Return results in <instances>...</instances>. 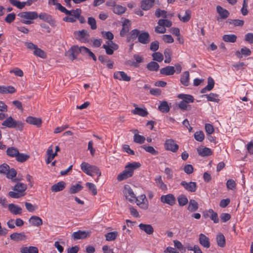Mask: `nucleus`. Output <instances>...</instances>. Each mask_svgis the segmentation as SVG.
I'll use <instances>...</instances> for the list:
<instances>
[{
    "label": "nucleus",
    "mask_w": 253,
    "mask_h": 253,
    "mask_svg": "<svg viewBox=\"0 0 253 253\" xmlns=\"http://www.w3.org/2000/svg\"><path fill=\"white\" fill-rule=\"evenodd\" d=\"M27 185L22 183H17L12 188L14 191L8 192V196L14 199H19L25 195Z\"/></svg>",
    "instance_id": "f257e3e1"
},
{
    "label": "nucleus",
    "mask_w": 253,
    "mask_h": 253,
    "mask_svg": "<svg viewBox=\"0 0 253 253\" xmlns=\"http://www.w3.org/2000/svg\"><path fill=\"white\" fill-rule=\"evenodd\" d=\"M2 126L8 128H14L19 131H22L24 124L21 121H16L12 117L7 118L1 124Z\"/></svg>",
    "instance_id": "f03ea898"
},
{
    "label": "nucleus",
    "mask_w": 253,
    "mask_h": 253,
    "mask_svg": "<svg viewBox=\"0 0 253 253\" xmlns=\"http://www.w3.org/2000/svg\"><path fill=\"white\" fill-rule=\"evenodd\" d=\"M81 168L83 171L88 175L93 176L94 174H96L99 177L101 175V172L97 167L87 163L83 162L81 165Z\"/></svg>",
    "instance_id": "7ed1b4c3"
},
{
    "label": "nucleus",
    "mask_w": 253,
    "mask_h": 253,
    "mask_svg": "<svg viewBox=\"0 0 253 253\" xmlns=\"http://www.w3.org/2000/svg\"><path fill=\"white\" fill-rule=\"evenodd\" d=\"M17 15L22 19L21 22L25 24L33 23L31 20L36 19L38 17V13L36 11L22 12L18 13Z\"/></svg>",
    "instance_id": "20e7f679"
},
{
    "label": "nucleus",
    "mask_w": 253,
    "mask_h": 253,
    "mask_svg": "<svg viewBox=\"0 0 253 253\" xmlns=\"http://www.w3.org/2000/svg\"><path fill=\"white\" fill-rule=\"evenodd\" d=\"M84 46H78V45L72 46L66 53V55L72 60L76 59L78 54L80 53L83 54V49Z\"/></svg>",
    "instance_id": "39448f33"
},
{
    "label": "nucleus",
    "mask_w": 253,
    "mask_h": 253,
    "mask_svg": "<svg viewBox=\"0 0 253 253\" xmlns=\"http://www.w3.org/2000/svg\"><path fill=\"white\" fill-rule=\"evenodd\" d=\"M74 36L75 39L81 42H86L88 41L89 34L85 30L75 31Z\"/></svg>",
    "instance_id": "423d86ee"
},
{
    "label": "nucleus",
    "mask_w": 253,
    "mask_h": 253,
    "mask_svg": "<svg viewBox=\"0 0 253 253\" xmlns=\"http://www.w3.org/2000/svg\"><path fill=\"white\" fill-rule=\"evenodd\" d=\"M141 166L139 162H134L132 163H128L125 168L124 170L125 172L130 177L132 176L134 172V170Z\"/></svg>",
    "instance_id": "0eeeda50"
},
{
    "label": "nucleus",
    "mask_w": 253,
    "mask_h": 253,
    "mask_svg": "<svg viewBox=\"0 0 253 253\" xmlns=\"http://www.w3.org/2000/svg\"><path fill=\"white\" fill-rule=\"evenodd\" d=\"M141 166L139 162H134L132 163H128L125 168L124 170L125 172L130 177L132 176L134 172V170Z\"/></svg>",
    "instance_id": "6e6552de"
},
{
    "label": "nucleus",
    "mask_w": 253,
    "mask_h": 253,
    "mask_svg": "<svg viewBox=\"0 0 253 253\" xmlns=\"http://www.w3.org/2000/svg\"><path fill=\"white\" fill-rule=\"evenodd\" d=\"M164 147L166 150L170 151L173 153L176 152L179 149L178 145L172 139H167L164 143Z\"/></svg>",
    "instance_id": "1a4fd4ad"
},
{
    "label": "nucleus",
    "mask_w": 253,
    "mask_h": 253,
    "mask_svg": "<svg viewBox=\"0 0 253 253\" xmlns=\"http://www.w3.org/2000/svg\"><path fill=\"white\" fill-rule=\"evenodd\" d=\"M124 193L126 196V199L131 203L135 201H136V199H137L133 190L129 185L125 186Z\"/></svg>",
    "instance_id": "9d476101"
},
{
    "label": "nucleus",
    "mask_w": 253,
    "mask_h": 253,
    "mask_svg": "<svg viewBox=\"0 0 253 253\" xmlns=\"http://www.w3.org/2000/svg\"><path fill=\"white\" fill-rule=\"evenodd\" d=\"M203 216L205 218L210 217L214 223H217L219 222L217 213L212 209L205 210L203 212Z\"/></svg>",
    "instance_id": "9b49d317"
},
{
    "label": "nucleus",
    "mask_w": 253,
    "mask_h": 253,
    "mask_svg": "<svg viewBox=\"0 0 253 253\" xmlns=\"http://www.w3.org/2000/svg\"><path fill=\"white\" fill-rule=\"evenodd\" d=\"M39 18L43 21L49 23L52 27L56 26V21L51 15L46 13H41L38 15Z\"/></svg>",
    "instance_id": "f8f14e48"
},
{
    "label": "nucleus",
    "mask_w": 253,
    "mask_h": 253,
    "mask_svg": "<svg viewBox=\"0 0 253 253\" xmlns=\"http://www.w3.org/2000/svg\"><path fill=\"white\" fill-rule=\"evenodd\" d=\"M161 201L163 203L173 206L175 204L176 198L173 194H169L166 195H162L161 197Z\"/></svg>",
    "instance_id": "ddd939ff"
},
{
    "label": "nucleus",
    "mask_w": 253,
    "mask_h": 253,
    "mask_svg": "<svg viewBox=\"0 0 253 253\" xmlns=\"http://www.w3.org/2000/svg\"><path fill=\"white\" fill-rule=\"evenodd\" d=\"M180 185L182 186L184 189L190 192H195L197 190V183L195 182H187L185 181H182L180 183Z\"/></svg>",
    "instance_id": "4468645a"
},
{
    "label": "nucleus",
    "mask_w": 253,
    "mask_h": 253,
    "mask_svg": "<svg viewBox=\"0 0 253 253\" xmlns=\"http://www.w3.org/2000/svg\"><path fill=\"white\" fill-rule=\"evenodd\" d=\"M90 231L79 230L72 234V237L74 240L84 239L89 237Z\"/></svg>",
    "instance_id": "2eb2a0df"
},
{
    "label": "nucleus",
    "mask_w": 253,
    "mask_h": 253,
    "mask_svg": "<svg viewBox=\"0 0 253 253\" xmlns=\"http://www.w3.org/2000/svg\"><path fill=\"white\" fill-rule=\"evenodd\" d=\"M117 45L114 43L112 41H107L106 44H103L102 47L106 50V53L108 55H112L114 53V50L116 49L115 48Z\"/></svg>",
    "instance_id": "dca6fc26"
},
{
    "label": "nucleus",
    "mask_w": 253,
    "mask_h": 253,
    "mask_svg": "<svg viewBox=\"0 0 253 253\" xmlns=\"http://www.w3.org/2000/svg\"><path fill=\"white\" fill-rule=\"evenodd\" d=\"M138 41L143 44H146L150 42V36L148 32L146 31H142L140 32Z\"/></svg>",
    "instance_id": "f3484780"
},
{
    "label": "nucleus",
    "mask_w": 253,
    "mask_h": 253,
    "mask_svg": "<svg viewBox=\"0 0 253 253\" xmlns=\"http://www.w3.org/2000/svg\"><path fill=\"white\" fill-rule=\"evenodd\" d=\"M26 122L30 125L36 126L38 127H41L42 124V120L41 118L32 116L28 117L26 118Z\"/></svg>",
    "instance_id": "a211bd4d"
},
{
    "label": "nucleus",
    "mask_w": 253,
    "mask_h": 253,
    "mask_svg": "<svg viewBox=\"0 0 253 253\" xmlns=\"http://www.w3.org/2000/svg\"><path fill=\"white\" fill-rule=\"evenodd\" d=\"M8 209L9 211L14 215H20L22 213V208L14 204H9L8 205Z\"/></svg>",
    "instance_id": "6ab92c4d"
},
{
    "label": "nucleus",
    "mask_w": 253,
    "mask_h": 253,
    "mask_svg": "<svg viewBox=\"0 0 253 253\" xmlns=\"http://www.w3.org/2000/svg\"><path fill=\"white\" fill-rule=\"evenodd\" d=\"M199 241L200 244L204 248H209L210 247L209 238L204 234L199 235Z\"/></svg>",
    "instance_id": "aec40b11"
},
{
    "label": "nucleus",
    "mask_w": 253,
    "mask_h": 253,
    "mask_svg": "<svg viewBox=\"0 0 253 253\" xmlns=\"http://www.w3.org/2000/svg\"><path fill=\"white\" fill-rule=\"evenodd\" d=\"M130 27V21L128 19H125L123 23L122 29L120 31V36L124 37L129 32Z\"/></svg>",
    "instance_id": "412c9836"
},
{
    "label": "nucleus",
    "mask_w": 253,
    "mask_h": 253,
    "mask_svg": "<svg viewBox=\"0 0 253 253\" xmlns=\"http://www.w3.org/2000/svg\"><path fill=\"white\" fill-rule=\"evenodd\" d=\"M114 78L116 79L127 82L130 80V77H128L126 74L123 71H118L115 72L114 74Z\"/></svg>",
    "instance_id": "4be33fe9"
},
{
    "label": "nucleus",
    "mask_w": 253,
    "mask_h": 253,
    "mask_svg": "<svg viewBox=\"0 0 253 253\" xmlns=\"http://www.w3.org/2000/svg\"><path fill=\"white\" fill-rule=\"evenodd\" d=\"M140 199L142 200V201H140V200H138V199H136L135 202L137 205L142 209H147L148 208V203L145 195H141L140 196Z\"/></svg>",
    "instance_id": "5701e85b"
},
{
    "label": "nucleus",
    "mask_w": 253,
    "mask_h": 253,
    "mask_svg": "<svg viewBox=\"0 0 253 253\" xmlns=\"http://www.w3.org/2000/svg\"><path fill=\"white\" fill-rule=\"evenodd\" d=\"M29 222L32 226L37 227L42 225L43 223L42 218L37 215L32 216L29 218Z\"/></svg>",
    "instance_id": "b1692460"
},
{
    "label": "nucleus",
    "mask_w": 253,
    "mask_h": 253,
    "mask_svg": "<svg viewBox=\"0 0 253 253\" xmlns=\"http://www.w3.org/2000/svg\"><path fill=\"white\" fill-rule=\"evenodd\" d=\"M160 72V74L165 76H171L175 72V68L173 66H168L162 68Z\"/></svg>",
    "instance_id": "393cba45"
},
{
    "label": "nucleus",
    "mask_w": 253,
    "mask_h": 253,
    "mask_svg": "<svg viewBox=\"0 0 253 253\" xmlns=\"http://www.w3.org/2000/svg\"><path fill=\"white\" fill-rule=\"evenodd\" d=\"M10 238L11 240H13L16 242L20 241L25 240L27 238L25 233L23 232L21 233H13L10 236Z\"/></svg>",
    "instance_id": "a878e982"
},
{
    "label": "nucleus",
    "mask_w": 253,
    "mask_h": 253,
    "mask_svg": "<svg viewBox=\"0 0 253 253\" xmlns=\"http://www.w3.org/2000/svg\"><path fill=\"white\" fill-rule=\"evenodd\" d=\"M66 186V183L63 181H59L58 183L53 184L51 187V190L53 192H57L61 191H62L65 188Z\"/></svg>",
    "instance_id": "bb28decb"
},
{
    "label": "nucleus",
    "mask_w": 253,
    "mask_h": 253,
    "mask_svg": "<svg viewBox=\"0 0 253 253\" xmlns=\"http://www.w3.org/2000/svg\"><path fill=\"white\" fill-rule=\"evenodd\" d=\"M131 113L134 115H137L143 117H146L148 114L145 108H141L138 107H136L134 110H132Z\"/></svg>",
    "instance_id": "cd10ccee"
},
{
    "label": "nucleus",
    "mask_w": 253,
    "mask_h": 253,
    "mask_svg": "<svg viewBox=\"0 0 253 253\" xmlns=\"http://www.w3.org/2000/svg\"><path fill=\"white\" fill-rule=\"evenodd\" d=\"M138 226L140 229L148 235H151L154 232V228L150 224L140 223Z\"/></svg>",
    "instance_id": "c85d7f7f"
},
{
    "label": "nucleus",
    "mask_w": 253,
    "mask_h": 253,
    "mask_svg": "<svg viewBox=\"0 0 253 253\" xmlns=\"http://www.w3.org/2000/svg\"><path fill=\"white\" fill-rule=\"evenodd\" d=\"M155 0H143L141 2V7L144 10L150 9L154 4Z\"/></svg>",
    "instance_id": "c756f323"
},
{
    "label": "nucleus",
    "mask_w": 253,
    "mask_h": 253,
    "mask_svg": "<svg viewBox=\"0 0 253 253\" xmlns=\"http://www.w3.org/2000/svg\"><path fill=\"white\" fill-rule=\"evenodd\" d=\"M214 82L213 79L209 77L208 79V85L201 90V93H204L207 91H211L214 87Z\"/></svg>",
    "instance_id": "7c9ffc66"
},
{
    "label": "nucleus",
    "mask_w": 253,
    "mask_h": 253,
    "mask_svg": "<svg viewBox=\"0 0 253 253\" xmlns=\"http://www.w3.org/2000/svg\"><path fill=\"white\" fill-rule=\"evenodd\" d=\"M177 16L179 20L184 23L188 22L191 17V11L189 9H187L185 11V14L183 16H182L181 14L178 13Z\"/></svg>",
    "instance_id": "2f4dec72"
},
{
    "label": "nucleus",
    "mask_w": 253,
    "mask_h": 253,
    "mask_svg": "<svg viewBox=\"0 0 253 253\" xmlns=\"http://www.w3.org/2000/svg\"><path fill=\"white\" fill-rule=\"evenodd\" d=\"M199 208L198 203L197 202L193 199L190 200L188 204V206L187 207V210L191 212H193L198 210Z\"/></svg>",
    "instance_id": "473e14b6"
},
{
    "label": "nucleus",
    "mask_w": 253,
    "mask_h": 253,
    "mask_svg": "<svg viewBox=\"0 0 253 253\" xmlns=\"http://www.w3.org/2000/svg\"><path fill=\"white\" fill-rule=\"evenodd\" d=\"M16 91V89L12 86H0V93L7 94L13 93Z\"/></svg>",
    "instance_id": "72a5a7b5"
},
{
    "label": "nucleus",
    "mask_w": 253,
    "mask_h": 253,
    "mask_svg": "<svg viewBox=\"0 0 253 253\" xmlns=\"http://www.w3.org/2000/svg\"><path fill=\"white\" fill-rule=\"evenodd\" d=\"M155 181L157 186L162 190L166 191L167 190V185L163 182L161 175L157 176L155 178Z\"/></svg>",
    "instance_id": "f704fd0d"
},
{
    "label": "nucleus",
    "mask_w": 253,
    "mask_h": 253,
    "mask_svg": "<svg viewBox=\"0 0 253 253\" xmlns=\"http://www.w3.org/2000/svg\"><path fill=\"white\" fill-rule=\"evenodd\" d=\"M190 75L188 71L184 72L181 75L180 78L181 83L185 85L188 86L189 83Z\"/></svg>",
    "instance_id": "c9c22d12"
},
{
    "label": "nucleus",
    "mask_w": 253,
    "mask_h": 253,
    "mask_svg": "<svg viewBox=\"0 0 253 253\" xmlns=\"http://www.w3.org/2000/svg\"><path fill=\"white\" fill-rule=\"evenodd\" d=\"M177 97L188 104L193 102L194 100V97L190 94H179L178 95Z\"/></svg>",
    "instance_id": "e433bc0d"
},
{
    "label": "nucleus",
    "mask_w": 253,
    "mask_h": 253,
    "mask_svg": "<svg viewBox=\"0 0 253 253\" xmlns=\"http://www.w3.org/2000/svg\"><path fill=\"white\" fill-rule=\"evenodd\" d=\"M6 155L11 158H16L19 154L18 149L14 147H8L6 151Z\"/></svg>",
    "instance_id": "4c0bfd02"
},
{
    "label": "nucleus",
    "mask_w": 253,
    "mask_h": 253,
    "mask_svg": "<svg viewBox=\"0 0 253 253\" xmlns=\"http://www.w3.org/2000/svg\"><path fill=\"white\" fill-rule=\"evenodd\" d=\"M216 10L217 13L220 15L222 19H226L229 15V12L228 10L223 8L221 6L217 5L216 6Z\"/></svg>",
    "instance_id": "58836bf2"
},
{
    "label": "nucleus",
    "mask_w": 253,
    "mask_h": 253,
    "mask_svg": "<svg viewBox=\"0 0 253 253\" xmlns=\"http://www.w3.org/2000/svg\"><path fill=\"white\" fill-rule=\"evenodd\" d=\"M197 151L199 155L203 157L209 156L212 154L211 149L207 147L204 148H198Z\"/></svg>",
    "instance_id": "ea45409f"
},
{
    "label": "nucleus",
    "mask_w": 253,
    "mask_h": 253,
    "mask_svg": "<svg viewBox=\"0 0 253 253\" xmlns=\"http://www.w3.org/2000/svg\"><path fill=\"white\" fill-rule=\"evenodd\" d=\"M158 109L162 113H168L169 111L170 107L166 101H163L161 102Z\"/></svg>",
    "instance_id": "a19ab883"
},
{
    "label": "nucleus",
    "mask_w": 253,
    "mask_h": 253,
    "mask_svg": "<svg viewBox=\"0 0 253 253\" xmlns=\"http://www.w3.org/2000/svg\"><path fill=\"white\" fill-rule=\"evenodd\" d=\"M251 54V51L249 48L244 47L241 48V51H237L236 52V55L239 58H242V55L245 56L250 55Z\"/></svg>",
    "instance_id": "79ce46f5"
},
{
    "label": "nucleus",
    "mask_w": 253,
    "mask_h": 253,
    "mask_svg": "<svg viewBox=\"0 0 253 253\" xmlns=\"http://www.w3.org/2000/svg\"><path fill=\"white\" fill-rule=\"evenodd\" d=\"M140 32V31L136 29L131 31L130 33V36L128 37L127 39V42H130L131 41H133L136 38L138 39Z\"/></svg>",
    "instance_id": "37998d69"
},
{
    "label": "nucleus",
    "mask_w": 253,
    "mask_h": 253,
    "mask_svg": "<svg viewBox=\"0 0 253 253\" xmlns=\"http://www.w3.org/2000/svg\"><path fill=\"white\" fill-rule=\"evenodd\" d=\"M216 242L218 246L223 248L225 245V238L223 234H218L216 236Z\"/></svg>",
    "instance_id": "c03bdc74"
},
{
    "label": "nucleus",
    "mask_w": 253,
    "mask_h": 253,
    "mask_svg": "<svg viewBox=\"0 0 253 253\" xmlns=\"http://www.w3.org/2000/svg\"><path fill=\"white\" fill-rule=\"evenodd\" d=\"M30 158V156L28 154L25 153H20L19 152V154H17L15 159L16 160L20 163H24L27 161Z\"/></svg>",
    "instance_id": "a18cd8bd"
},
{
    "label": "nucleus",
    "mask_w": 253,
    "mask_h": 253,
    "mask_svg": "<svg viewBox=\"0 0 253 253\" xmlns=\"http://www.w3.org/2000/svg\"><path fill=\"white\" fill-rule=\"evenodd\" d=\"M202 96H206L209 101L217 103L219 101V99L217 98L218 97V95L216 93H210L209 94H204Z\"/></svg>",
    "instance_id": "49530a36"
},
{
    "label": "nucleus",
    "mask_w": 253,
    "mask_h": 253,
    "mask_svg": "<svg viewBox=\"0 0 253 253\" xmlns=\"http://www.w3.org/2000/svg\"><path fill=\"white\" fill-rule=\"evenodd\" d=\"M158 24L160 26H163L165 28H169L172 25V22L166 18L165 19H160L158 21Z\"/></svg>",
    "instance_id": "de8ad7c7"
},
{
    "label": "nucleus",
    "mask_w": 253,
    "mask_h": 253,
    "mask_svg": "<svg viewBox=\"0 0 253 253\" xmlns=\"http://www.w3.org/2000/svg\"><path fill=\"white\" fill-rule=\"evenodd\" d=\"M223 40L225 42H235L237 40V36L234 34L225 35L223 36Z\"/></svg>",
    "instance_id": "09e8293b"
},
{
    "label": "nucleus",
    "mask_w": 253,
    "mask_h": 253,
    "mask_svg": "<svg viewBox=\"0 0 253 253\" xmlns=\"http://www.w3.org/2000/svg\"><path fill=\"white\" fill-rule=\"evenodd\" d=\"M159 67V65L154 61H151L147 65V68L150 71H157Z\"/></svg>",
    "instance_id": "8fccbe9b"
},
{
    "label": "nucleus",
    "mask_w": 253,
    "mask_h": 253,
    "mask_svg": "<svg viewBox=\"0 0 253 253\" xmlns=\"http://www.w3.org/2000/svg\"><path fill=\"white\" fill-rule=\"evenodd\" d=\"M141 147L153 155H157L159 153L158 151L156 150L152 146L143 145Z\"/></svg>",
    "instance_id": "3c124183"
},
{
    "label": "nucleus",
    "mask_w": 253,
    "mask_h": 253,
    "mask_svg": "<svg viewBox=\"0 0 253 253\" xmlns=\"http://www.w3.org/2000/svg\"><path fill=\"white\" fill-rule=\"evenodd\" d=\"M126 8L120 5H115L113 7V12L117 14L121 15L125 12Z\"/></svg>",
    "instance_id": "603ef678"
},
{
    "label": "nucleus",
    "mask_w": 253,
    "mask_h": 253,
    "mask_svg": "<svg viewBox=\"0 0 253 253\" xmlns=\"http://www.w3.org/2000/svg\"><path fill=\"white\" fill-rule=\"evenodd\" d=\"M178 204L180 206H184L188 203V200L185 195H180L177 198Z\"/></svg>",
    "instance_id": "864d4df0"
},
{
    "label": "nucleus",
    "mask_w": 253,
    "mask_h": 253,
    "mask_svg": "<svg viewBox=\"0 0 253 253\" xmlns=\"http://www.w3.org/2000/svg\"><path fill=\"white\" fill-rule=\"evenodd\" d=\"M34 54L38 57L44 59L46 57V54L43 50L39 48L38 46L34 50Z\"/></svg>",
    "instance_id": "5fc2aeb1"
},
{
    "label": "nucleus",
    "mask_w": 253,
    "mask_h": 253,
    "mask_svg": "<svg viewBox=\"0 0 253 253\" xmlns=\"http://www.w3.org/2000/svg\"><path fill=\"white\" fill-rule=\"evenodd\" d=\"M83 188V187L80 184L74 185L70 187L69 193L71 194H75L80 191Z\"/></svg>",
    "instance_id": "6e6d98bb"
},
{
    "label": "nucleus",
    "mask_w": 253,
    "mask_h": 253,
    "mask_svg": "<svg viewBox=\"0 0 253 253\" xmlns=\"http://www.w3.org/2000/svg\"><path fill=\"white\" fill-rule=\"evenodd\" d=\"M118 235V233L116 231H113L111 232H109L107 233L105 236L106 238V240L108 241H114L115 240L117 236Z\"/></svg>",
    "instance_id": "4d7b16f0"
},
{
    "label": "nucleus",
    "mask_w": 253,
    "mask_h": 253,
    "mask_svg": "<svg viewBox=\"0 0 253 253\" xmlns=\"http://www.w3.org/2000/svg\"><path fill=\"white\" fill-rule=\"evenodd\" d=\"M9 1L11 4L19 9L23 8L26 4L25 2H20L17 0H9Z\"/></svg>",
    "instance_id": "13d9d810"
},
{
    "label": "nucleus",
    "mask_w": 253,
    "mask_h": 253,
    "mask_svg": "<svg viewBox=\"0 0 253 253\" xmlns=\"http://www.w3.org/2000/svg\"><path fill=\"white\" fill-rule=\"evenodd\" d=\"M179 108L183 111L190 110L191 109V105H189L187 103L181 101L178 104Z\"/></svg>",
    "instance_id": "bf43d9fd"
},
{
    "label": "nucleus",
    "mask_w": 253,
    "mask_h": 253,
    "mask_svg": "<svg viewBox=\"0 0 253 253\" xmlns=\"http://www.w3.org/2000/svg\"><path fill=\"white\" fill-rule=\"evenodd\" d=\"M84 55H88L94 61H96L97 60L96 57L94 55V54L90 51L89 49L86 47H84V49H83V54Z\"/></svg>",
    "instance_id": "052dcab7"
},
{
    "label": "nucleus",
    "mask_w": 253,
    "mask_h": 253,
    "mask_svg": "<svg viewBox=\"0 0 253 253\" xmlns=\"http://www.w3.org/2000/svg\"><path fill=\"white\" fill-rule=\"evenodd\" d=\"M145 137L142 135L138 134H134L133 136V141L134 142L138 144H142L144 143Z\"/></svg>",
    "instance_id": "680f3d73"
},
{
    "label": "nucleus",
    "mask_w": 253,
    "mask_h": 253,
    "mask_svg": "<svg viewBox=\"0 0 253 253\" xmlns=\"http://www.w3.org/2000/svg\"><path fill=\"white\" fill-rule=\"evenodd\" d=\"M167 12L164 10H161L159 8L157 9L155 13V15L156 17L159 18L161 16L163 17V19L167 18L168 15Z\"/></svg>",
    "instance_id": "e2e57ef3"
},
{
    "label": "nucleus",
    "mask_w": 253,
    "mask_h": 253,
    "mask_svg": "<svg viewBox=\"0 0 253 253\" xmlns=\"http://www.w3.org/2000/svg\"><path fill=\"white\" fill-rule=\"evenodd\" d=\"M230 24L233 25L234 26H242L244 24V21L239 19H230L228 20Z\"/></svg>",
    "instance_id": "0e129e2a"
},
{
    "label": "nucleus",
    "mask_w": 253,
    "mask_h": 253,
    "mask_svg": "<svg viewBox=\"0 0 253 253\" xmlns=\"http://www.w3.org/2000/svg\"><path fill=\"white\" fill-rule=\"evenodd\" d=\"M195 139L199 142H202L205 138V135L202 131H197L194 134Z\"/></svg>",
    "instance_id": "69168bd1"
},
{
    "label": "nucleus",
    "mask_w": 253,
    "mask_h": 253,
    "mask_svg": "<svg viewBox=\"0 0 253 253\" xmlns=\"http://www.w3.org/2000/svg\"><path fill=\"white\" fill-rule=\"evenodd\" d=\"M152 57L154 60L158 62H162L163 60V55L160 52H155L152 54Z\"/></svg>",
    "instance_id": "338daca9"
},
{
    "label": "nucleus",
    "mask_w": 253,
    "mask_h": 253,
    "mask_svg": "<svg viewBox=\"0 0 253 253\" xmlns=\"http://www.w3.org/2000/svg\"><path fill=\"white\" fill-rule=\"evenodd\" d=\"M86 186L88 187V189L91 191L92 194L93 195H96L97 194V190L96 188L95 185L90 182H87L86 183Z\"/></svg>",
    "instance_id": "774afa93"
}]
</instances>
